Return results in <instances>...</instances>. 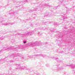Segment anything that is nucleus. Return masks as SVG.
Wrapping results in <instances>:
<instances>
[{
  "instance_id": "obj_1",
  "label": "nucleus",
  "mask_w": 75,
  "mask_h": 75,
  "mask_svg": "<svg viewBox=\"0 0 75 75\" xmlns=\"http://www.w3.org/2000/svg\"><path fill=\"white\" fill-rule=\"evenodd\" d=\"M26 42H24V43H26Z\"/></svg>"
}]
</instances>
